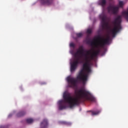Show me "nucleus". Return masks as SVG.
<instances>
[{"label":"nucleus","instance_id":"nucleus-1","mask_svg":"<svg viewBox=\"0 0 128 128\" xmlns=\"http://www.w3.org/2000/svg\"><path fill=\"white\" fill-rule=\"evenodd\" d=\"M87 44H90L92 46H95L96 48H98L96 51L92 54V50H86L84 49V46H80L76 52L74 54L76 60L70 64V72H74L78 68V64H82V61L80 60L78 56H84V60L85 63L83 64V68L80 70L78 76L76 77L77 80L82 82L83 84H86L88 80V76H90V72H92V69L90 68V62L94 60V58H96L98 54H100V47H96V45H92L90 44L92 40H86Z\"/></svg>","mask_w":128,"mask_h":128},{"label":"nucleus","instance_id":"nucleus-2","mask_svg":"<svg viewBox=\"0 0 128 128\" xmlns=\"http://www.w3.org/2000/svg\"><path fill=\"white\" fill-rule=\"evenodd\" d=\"M76 96L72 97L70 94L64 93V99L65 102L69 104L70 108H72L75 106L80 104V102H84L86 100L90 102H96V98L92 96L90 92L80 88L75 90Z\"/></svg>","mask_w":128,"mask_h":128},{"label":"nucleus","instance_id":"nucleus-3","mask_svg":"<svg viewBox=\"0 0 128 128\" xmlns=\"http://www.w3.org/2000/svg\"><path fill=\"white\" fill-rule=\"evenodd\" d=\"M94 40L90 42L91 46H95L96 48H104L106 44H110V36H108L106 38H103L100 36H98L96 39H94ZM96 40H99L97 43L96 42Z\"/></svg>","mask_w":128,"mask_h":128},{"label":"nucleus","instance_id":"nucleus-4","mask_svg":"<svg viewBox=\"0 0 128 128\" xmlns=\"http://www.w3.org/2000/svg\"><path fill=\"white\" fill-rule=\"evenodd\" d=\"M113 24L114 26V28L110 30V32L112 34V36L114 38L116 34L118 32L122 30V16L118 15L114 20Z\"/></svg>","mask_w":128,"mask_h":128},{"label":"nucleus","instance_id":"nucleus-5","mask_svg":"<svg viewBox=\"0 0 128 128\" xmlns=\"http://www.w3.org/2000/svg\"><path fill=\"white\" fill-rule=\"evenodd\" d=\"M100 18L101 20V26L102 30H108V23L106 22V16L104 14H101Z\"/></svg>","mask_w":128,"mask_h":128},{"label":"nucleus","instance_id":"nucleus-6","mask_svg":"<svg viewBox=\"0 0 128 128\" xmlns=\"http://www.w3.org/2000/svg\"><path fill=\"white\" fill-rule=\"evenodd\" d=\"M67 80L68 82V86L69 88H76V84H78V80H76L74 78L68 77L67 78Z\"/></svg>","mask_w":128,"mask_h":128},{"label":"nucleus","instance_id":"nucleus-7","mask_svg":"<svg viewBox=\"0 0 128 128\" xmlns=\"http://www.w3.org/2000/svg\"><path fill=\"white\" fill-rule=\"evenodd\" d=\"M108 12L112 14H117L118 12V7L110 6L108 7Z\"/></svg>","mask_w":128,"mask_h":128},{"label":"nucleus","instance_id":"nucleus-8","mask_svg":"<svg viewBox=\"0 0 128 128\" xmlns=\"http://www.w3.org/2000/svg\"><path fill=\"white\" fill-rule=\"evenodd\" d=\"M40 128H48V120L44 119L42 122H41L40 124Z\"/></svg>","mask_w":128,"mask_h":128},{"label":"nucleus","instance_id":"nucleus-9","mask_svg":"<svg viewBox=\"0 0 128 128\" xmlns=\"http://www.w3.org/2000/svg\"><path fill=\"white\" fill-rule=\"evenodd\" d=\"M64 103V101L63 100H60L58 102V104H59V110H64L66 108V104H62Z\"/></svg>","mask_w":128,"mask_h":128},{"label":"nucleus","instance_id":"nucleus-10","mask_svg":"<svg viewBox=\"0 0 128 128\" xmlns=\"http://www.w3.org/2000/svg\"><path fill=\"white\" fill-rule=\"evenodd\" d=\"M99 4L102 6L103 10H104L106 8V0H100Z\"/></svg>","mask_w":128,"mask_h":128},{"label":"nucleus","instance_id":"nucleus-11","mask_svg":"<svg viewBox=\"0 0 128 128\" xmlns=\"http://www.w3.org/2000/svg\"><path fill=\"white\" fill-rule=\"evenodd\" d=\"M26 112L25 111H20L17 114V118H20V116H24L26 114Z\"/></svg>","mask_w":128,"mask_h":128},{"label":"nucleus","instance_id":"nucleus-12","mask_svg":"<svg viewBox=\"0 0 128 128\" xmlns=\"http://www.w3.org/2000/svg\"><path fill=\"white\" fill-rule=\"evenodd\" d=\"M92 116H98L100 113V110H97L96 111H91Z\"/></svg>","mask_w":128,"mask_h":128},{"label":"nucleus","instance_id":"nucleus-13","mask_svg":"<svg viewBox=\"0 0 128 128\" xmlns=\"http://www.w3.org/2000/svg\"><path fill=\"white\" fill-rule=\"evenodd\" d=\"M42 4H50V0H41Z\"/></svg>","mask_w":128,"mask_h":128},{"label":"nucleus","instance_id":"nucleus-14","mask_svg":"<svg viewBox=\"0 0 128 128\" xmlns=\"http://www.w3.org/2000/svg\"><path fill=\"white\" fill-rule=\"evenodd\" d=\"M124 2L122 1H119L118 8H122L124 6Z\"/></svg>","mask_w":128,"mask_h":128},{"label":"nucleus","instance_id":"nucleus-15","mask_svg":"<svg viewBox=\"0 0 128 128\" xmlns=\"http://www.w3.org/2000/svg\"><path fill=\"white\" fill-rule=\"evenodd\" d=\"M27 124H32L34 122V119L32 118H28L26 120Z\"/></svg>","mask_w":128,"mask_h":128},{"label":"nucleus","instance_id":"nucleus-16","mask_svg":"<svg viewBox=\"0 0 128 128\" xmlns=\"http://www.w3.org/2000/svg\"><path fill=\"white\" fill-rule=\"evenodd\" d=\"M76 36L77 38H82V33H77Z\"/></svg>","mask_w":128,"mask_h":128},{"label":"nucleus","instance_id":"nucleus-17","mask_svg":"<svg viewBox=\"0 0 128 128\" xmlns=\"http://www.w3.org/2000/svg\"><path fill=\"white\" fill-rule=\"evenodd\" d=\"M62 124H64L65 126H72V124H68V122H62Z\"/></svg>","mask_w":128,"mask_h":128},{"label":"nucleus","instance_id":"nucleus-18","mask_svg":"<svg viewBox=\"0 0 128 128\" xmlns=\"http://www.w3.org/2000/svg\"><path fill=\"white\" fill-rule=\"evenodd\" d=\"M86 33L88 34H92V30L91 29H88L86 31Z\"/></svg>","mask_w":128,"mask_h":128},{"label":"nucleus","instance_id":"nucleus-19","mask_svg":"<svg viewBox=\"0 0 128 128\" xmlns=\"http://www.w3.org/2000/svg\"><path fill=\"white\" fill-rule=\"evenodd\" d=\"M70 46L71 48H74V47L76 46L74 45V43H70Z\"/></svg>","mask_w":128,"mask_h":128},{"label":"nucleus","instance_id":"nucleus-20","mask_svg":"<svg viewBox=\"0 0 128 128\" xmlns=\"http://www.w3.org/2000/svg\"><path fill=\"white\" fill-rule=\"evenodd\" d=\"M8 116V118H12V114H10Z\"/></svg>","mask_w":128,"mask_h":128}]
</instances>
